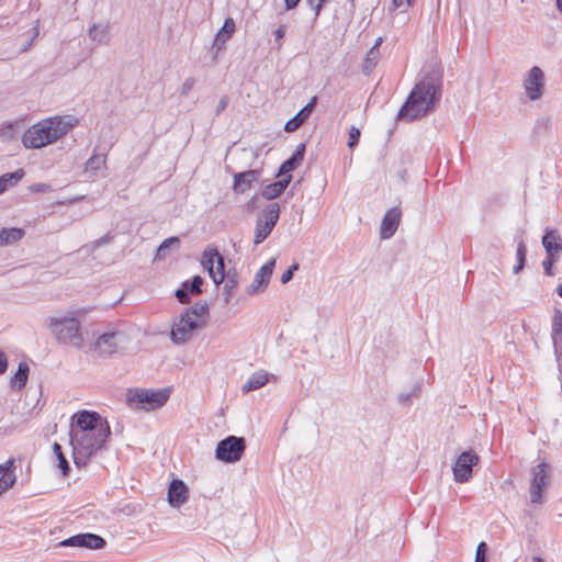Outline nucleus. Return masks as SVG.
Masks as SVG:
<instances>
[{
    "instance_id": "37998d69",
    "label": "nucleus",
    "mask_w": 562,
    "mask_h": 562,
    "mask_svg": "<svg viewBox=\"0 0 562 562\" xmlns=\"http://www.w3.org/2000/svg\"><path fill=\"white\" fill-rule=\"evenodd\" d=\"M487 546L484 541H481L475 551L474 562H486Z\"/></svg>"
},
{
    "instance_id": "473e14b6",
    "label": "nucleus",
    "mask_w": 562,
    "mask_h": 562,
    "mask_svg": "<svg viewBox=\"0 0 562 562\" xmlns=\"http://www.w3.org/2000/svg\"><path fill=\"white\" fill-rule=\"evenodd\" d=\"M225 284L223 286V294L225 303H228L231 299L235 295L238 288V277L237 273H228L225 277Z\"/></svg>"
},
{
    "instance_id": "9d476101",
    "label": "nucleus",
    "mask_w": 562,
    "mask_h": 562,
    "mask_svg": "<svg viewBox=\"0 0 562 562\" xmlns=\"http://www.w3.org/2000/svg\"><path fill=\"white\" fill-rule=\"evenodd\" d=\"M201 263L216 285L225 281V259L214 247H207L202 255Z\"/></svg>"
},
{
    "instance_id": "f704fd0d",
    "label": "nucleus",
    "mask_w": 562,
    "mask_h": 562,
    "mask_svg": "<svg viewBox=\"0 0 562 562\" xmlns=\"http://www.w3.org/2000/svg\"><path fill=\"white\" fill-rule=\"evenodd\" d=\"M53 453L58 461V468L61 470L63 475L67 476L70 471L69 462L67 461L65 454L63 453L61 446L58 442H54Z\"/></svg>"
},
{
    "instance_id": "a18cd8bd",
    "label": "nucleus",
    "mask_w": 562,
    "mask_h": 562,
    "mask_svg": "<svg viewBox=\"0 0 562 562\" xmlns=\"http://www.w3.org/2000/svg\"><path fill=\"white\" fill-rule=\"evenodd\" d=\"M557 258H558V256L551 257L550 255H547V258L542 261V267H543L544 273L547 276L553 274L552 267H553V263L557 260Z\"/></svg>"
},
{
    "instance_id": "2f4dec72",
    "label": "nucleus",
    "mask_w": 562,
    "mask_h": 562,
    "mask_svg": "<svg viewBox=\"0 0 562 562\" xmlns=\"http://www.w3.org/2000/svg\"><path fill=\"white\" fill-rule=\"evenodd\" d=\"M88 34L92 41L98 42L99 44H106L110 41L109 26L106 24H93L89 29Z\"/></svg>"
},
{
    "instance_id": "864d4df0",
    "label": "nucleus",
    "mask_w": 562,
    "mask_h": 562,
    "mask_svg": "<svg viewBox=\"0 0 562 562\" xmlns=\"http://www.w3.org/2000/svg\"><path fill=\"white\" fill-rule=\"evenodd\" d=\"M286 32V26L284 24L279 25V27L276 30L274 35L276 40L280 41L284 37Z\"/></svg>"
},
{
    "instance_id": "5701e85b",
    "label": "nucleus",
    "mask_w": 562,
    "mask_h": 562,
    "mask_svg": "<svg viewBox=\"0 0 562 562\" xmlns=\"http://www.w3.org/2000/svg\"><path fill=\"white\" fill-rule=\"evenodd\" d=\"M542 246L547 255L559 256L562 251L561 237L555 229H547L542 237Z\"/></svg>"
},
{
    "instance_id": "f3484780",
    "label": "nucleus",
    "mask_w": 562,
    "mask_h": 562,
    "mask_svg": "<svg viewBox=\"0 0 562 562\" xmlns=\"http://www.w3.org/2000/svg\"><path fill=\"white\" fill-rule=\"evenodd\" d=\"M402 211L398 206L390 209L383 216L380 226V237L382 239L391 238L401 223Z\"/></svg>"
},
{
    "instance_id": "bb28decb",
    "label": "nucleus",
    "mask_w": 562,
    "mask_h": 562,
    "mask_svg": "<svg viewBox=\"0 0 562 562\" xmlns=\"http://www.w3.org/2000/svg\"><path fill=\"white\" fill-rule=\"evenodd\" d=\"M381 42H382V38L379 37L375 41L374 45L368 50L364 61H363V66H362V71L364 75H369L373 70V68L376 66L379 57H380L379 46H380Z\"/></svg>"
},
{
    "instance_id": "c9c22d12",
    "label": "nucleus",
    "mask_w": 562,
    "mask_h": 562,
    "mask_svg": "<svg viewBox=\"0 0 562 562\" xmlns=\"http://www.w3.org/2000/svg\"><path fill=\"white\" fill-rule=\"evenodd\" d=\"M106 157L105 155H92L86 162L87 171H99L105 168Z\"/></svg>"
},
{
    "instance_id": "1a4fd4ad",
    "label": "nucleus",
    "mask_w": 562,
    "mask_h": 562,
    "mask_svg": "<svg viewBox=\"0 0 562 562\" xmlns=\"http://www.w3.org/2000/svg\"><path fill=\"white\" fill-rule=\"evenodd\" d=\"M550 484V467L546 462H540L531 469L530 481V502L531 504H542L544 490Z\"/></svg>"
},
{
    "instance_id": "603ef678",
    "label": "nucleus",
    "mask_w": 562,
    "mask_h": 562,
    "mask_svg": "<svg viewBox=\"0 0 562 562\" xmlns=\"http://www.w3.org/2000/svg\"><path fill=\"white\" fill-rule=\"evenodd\" d=\"M8 369V357L3 350L0 349V374H3Z\"/></svg>"
},
{
    "instance_id": "e433bc0d",
    "label": "nucleus",
    "mask_w": 562,
    "mask_h": 562,
    "mask_svg": "<svg viewBox=\"0 0 562 562\" xmlns=\"http://www.w3.org/2000/svg\"><path fill=\"white\" fill-rule=\"evenodd\" d=\"M180 245V239L178 237H169L165 239L157 249L156 258L164 259L166 257L167 251L172 247H178Z\"/></svg>"
},
{
    "instance_id": "49530a36",
    "label": "nucleus",
    "mask_w": 562,
    "mask_h": 562,
    "mask_svg": "<svg viewBox=\"0 0 562 562\" xmlns=\"http://www.w3.org/2000/svg\"><path fill=\"white\" fill-rule=\"evenodd\" d=\"M327 0H306V3L313 9L315 19L318 18L321 11Z\"/></svg>"
},
{
    "instance_id": "f03ea898",
    "label": "nucleus",
    "mask_w": 562,
    "mask_h": 562,
    "mask_svg": "<svg viewBox=\"0 0 562 562\" xmlns=\"http://www.w3.org/2000/svg\"><path fill=\"white\" fill-rule=\"evenodd\" d=\"M72 127L70 116H52L29 127L22 136V144L30 149L42 148L61 138Z\"/></svg>"
},
{
    "instance_id": "9b49d317",
    "label": "nucleus",
    "mask_w": 562,
    "mask_h": 562,
    "mask_svg": "<svg viewBox=\"0 0 562 562\" xmlns=\"http://www.w3.org/2000/svg\"><path fill=\"white\" fill-rule=\"evenodd\" d=\"M204 324V321L189 317V314L182 313L172 325L171 340L175 344H184L191 339L193 331L203 327Z\"/></svg>"
},
{
    "instance_id": "39448f33",
    "label": "nucleus",
    "mask_w": 562,
    "mask_h": 562,
    "mask_svg": "<svg viewBox=\"0 0 562 562\" xmlns=\"http://www.w3.org/2000/svg\"><path fill=\"white\" fill-rule=\"evenodd\" d=\"M170 392L168 389L148 390V389H130L126 397L131 407L144 411H154L162 407Z\"/></svg>"
},
{
    "instance_id": "4be33fe9",
    "label": "nucleus",
    "mask_w": 562,
    "mask_h": 562,
    "mask_svg": "<svg viewBox=\"0 0 562 562\" xmlns=\"http://www.w3.org/2000/svg\"><path fill=\"white\" fill-rule=\"evenodd\" d=\"M260 172L251 169L234 176L233 188L235 191L244 193L249 190L254 182L258 181Z\"/></svg>"
},
{
    "instance_id": "7ed1b4c3",
    "label": "nucleus",
    "mask_w": 562,
    "mask_h": 562,
    "mask_svg": "<svg viewBox=\"0 0 562 562\" xmlns=\"http://www.w3.org/2000/svg\"><path fill=\"white\" fill-rule=\"evenodd\" d=\"M110 435V426H101L98 431L76 434L71 425L69 436L75 464L78 468L86 467L90 459L104 447Z\"/></svg>"
},
{
    "instance_id": "6e6d98bb",
    "label": "nucleus",
    "mask_w": 562,
    "mask_h": 562,
    "mask_svg": "<svg viewBox=\"0 0 562 562\" xmlns=\"http://www.w3.org/2000/svg\"><path fill=\"white\" fill-rule=\"evenodd\" d=\"M392 3L394 8H400L403 4H406L407 7L413 4V0H392Z\"/></svg>"
},
{
    "instance_id": "a211bd4d",
    "label": "nucleus",
    "mask_w": 562,
    "mask_h": 562,
    "mask_svg": "<svg viewBox=\"0 0 562 562\" xmlns=\"http://www.w3.org/2000/svg\"><path fill=\"white\" fill-rule=\"evenodd\" d=\"M189 491L181 480H172L168 487V503L171 507H180L188 501Z\"/></svg>"
},
{
    "instance_id": "79ce46f5",
    "label": "nucleus",
    "mask_w": 562,
    "mask_h": 562,
    "mask_svg": "<svg viewBox=\"0 0 562 562\" xmlns=\"http://www.w3.org/2000/svg\"><path fill=\"white\" fill-rule=\"evenodd\" d=\"M419 392H420V385L419 384H416L414 385V389L412 392L409 393H401L398 395V402L402 404V405H407L411 403V398L413 396H418L419 395Z\"/></svg>"
},
{
    "instance_id": "cd10ccee",
    "label": "nucleus",
    "mask_w": 562,
    "mask_h": 562,
    "mask_svg": "<svg viewBox=\"0 0 562 562\" xmlns=\"http://www.w3.org/2000/svg\"><path fill=\"white\" fill-rule=\"evenodd\" d=\"M268 382V374L265 371H257L252 373L245 384L241 386V391L244 393H248L250 391L258 390L266 385Z\"/></svg>"
},
{
    "instance_id": "c756f323",
    "label": "nucleus",
    "mask_w": 562,
    "mask_h": 562,
    "mask_svg": "<svg viewBox=\"0 0 562 562\" xmlns=\"http://www.w3.org/2000/svg\"><path fill=\"white\" fill-rule=\"evenodd\" d=\"M24 175L25 172L23 169H18L13 172L0 176V194L5 192L9 188L15 186L24 177Z\"/></svg>"
},
{
    "instance_id": "423d86ee",
    "label": "nucleus",
    "mask_w": 562,
    "mask_h": 562,
    "mask_svg": "<svg viewBox=\"0 0 562 562\" xmlns=\"http://www.w3.org/2000/svg\"><path fill=\"white\" fill-rule=\"evenodd\" d=\"M280 217V205L277 202L269 203L256 221L254 244H261L272 232Z\"/></svg>"
},
{
    "instance_id": "393cba45",
    "label": "nucleus",
    "mask_w": 562,
    "mask_h": 562,
    "mask_svg": "<svg viewBox=\"0 0 562 562\" xmlns=\"http://www.w3.org/2000/svg\"><path fill=\"white\" fill-rule=\"evenodd\" d=\"M25 236V231L20 227H3L0 229V247L12 246Z\"/></svg>"
},
{
    "instance_id": "7c9ffc66",
    "label": "nucleus",
    "mask_w": 562,
    "mask_h": 562,
    "mask_svg": "<svg viewBox=\"0 0 562 562\" xmlns=\"http://www.w3.org/2000/svg\"><path fill=\"white\" fill-rule=\"evenodd\" d=\"M20 127V122H4L0 125V139L3 142L16 139Z\"/></svg>"
},
{
    "instance_id": "6e6552de",
    "label": "nucleus",
    "mask_w": 562,
    "mask_h": 562,
    "mask_svg": "<svg viewBox=\"0 0 562 562\" xmlns=\"http://www.w3.org/2000/svg\"><path fill=\"white\" fill-rule=\"evenodd\" d=\"M124 340V333L113 327L99 334L90 348L101 357H110L117 352Z\"/></svg>"
},
{
    "instance_id": "ddd939ff",
    "label": "nucleus",
    "mask_w": 562,
    "mask_h": 562,
    "mask_svg": "<svg viewBox=\"0 0 562 562\" xmlns=\"http://www.w3.org/2000/svg\"><path fill=\"white\" fill-rule=\"evenodd\" d=\"M71 425L75 427L76 434L99 430L101 426H110L108 420L99 413L91 411H81L71 417Z\"/></svg>"
},
{
    "instance_id": "4c0bfd02",
    "label": "nucleus",
    "mask_w": 562,
    "mask_h": 562,
    "mask_svg": "<svg viewBox=\"0 0 562 562\" xmlns=\"http://www.w3.org/2000/svg\"><path fill=\"white\" fill-rule=\"evenodd\" d=\"M527 249L525 243L520 240L517 245L516 259L517 265L514 267V273H519L526 263Z\"/></svg>"
},
{
    "instance_id": "f257e3e1",
    "label": "nucleus",
    "mask_w": 562,
    "mask_h": 562,
    "mask_svg": "<svg viewBox=\"0 0 562 562\" xmlns=\"http://www.w3.org/2000/svg\"><path fill=\"white\" fill-rule=\"evenodd\" d=\"M441 98V78L427 75L418 81L397 113V120L407 122L426 116L434 111Z\"/></svg>"
},
{
    "instance_id": "6ab92c4d",
    "label": "nucleus",
    "mask_w": 562,
    "mask_h": 562,
    "mask_svg": "<svg viewBox=\"0 0 562 562\" xmlns=\"http://www.w3.org/2000/svg\"><path fill=\"white\" fill-rule=\"evenodd\" d=\"M554 355L557 362L561 366L562 361V312L555 310L552 317V333H551Z\"/></svg>"
},
{
    "instance_id": "0eeeda50",
    "label": "nucleus",
    "mask_w": 562,
    "mask_h": 562,
    "mask_svg": "<svg viewBox=\"0 0 562 562\" xmlns=\"http://www.w3.org/2000/svg\"><path fill=\"white\" fill-rule=\"evenodd\" d=\"M245 450V438L231 435L218 441L215 458L225 463H235L241 459Z\"/></svg>"
},
{
    "instance_id": "dca6fc26",
    "label": "nucleus",
    "mask_w": 562,
    "mask_h": 562,
    "mask_svg": "<svg viewBox=\"0 0 562 562\" xmlns=\"http://www.w3.org/2000/svg\"><path fill=\"white\" fill-rule=\"evenodd\" d=\"M105 540L95 533H78L59 542L60 547H80L88 549H102Z\"/></svg>"
},
{
    "instance_id": "412c9836",
    "label": "nucleus",
    "mask_w": 562,
    "mask_h": 562,
    "mask_svg": "<svg viewBox=\"0 0 562 562\" xmlns=\"http://www.w3.org/2000/svg\"><path fill=\"white\" fill-rule=\"evenodd\" d=\"M317 102V97H313L306 105H304L292 119H290L285 125L284 130L286 132L296 131L311 115Z\"/></svg>"
},
{
    "instance_id": "680f3d73",
    "label": "nucleus",
    "mask_w": 562,
    "mask_h": 562,
    "mask_svg": "<svg viewBox=\"0 0 562 562\" xmlns=\"http://www.w3.org/2000/svg\"><path fill=\"white\" fill-rule=\"evenodd\" d=\"M533 562H544V560L541 559L540 557H535Z\"/></svg>"
},
{
    "instance_id": "20e7f679",
    "label": "nucleus",
    "mask_w": 562,
    "mask_h": 562,
    "mask_svg": "<svg viewBox=\"0 0 562 562\" xmlns=\"http://www.w3.org/2000/svg\"><path fill=\"white\" fill-rule=\"evenodd\" d=\"M47 326L59 344L80 349L83 346L81 323L76 316L48 317Z\"/></svg>"
},
{
    "instance_id": "5fc2aeb1",
    "label": "nucleus",
    "mask_w": 562,
    "mask_h": 562,
    "mask_svg": "<svg viewBox=\"0 0 562 562\" xmlns=\"http://www.w3.org/2000/svg\"><path fill=\"white\" fill-rule=\"evenodd\" d=\"M301 0H284L285 10H293L297 7Z\"/></svg>"
},
{
    "instance_id": "c85d7f7f",
    "label": "nucleus",
    "mask_w": 562,
    "mask_h": 562,
    "mask_svg": "<svg viewBox=\"0 0 562 562\" xmlns=\"http://www.w3.org/2000/svg\"><path fill=\"white\" fill-rule=\"evenodd\" d=\"M30 367L26 362L22 361L19 363L18 371L11 378L10 384L12 389H16L18 391L22 390L27 382L29 379Z\"/></svg>"
},
{
    "instance_id": "bf43d9fd",
    "label": "nucleus",
    "mask_w": 562,
    "mask_h": 562,
    "mask_svg": "<svg viewBox=\"0 0 562 562\" xmlns=\"http://www.w3.org/2000/svg\"><path fill=\"white\" fill-rule=\"evenodd\" d=\"M557 7L559 11L562 13V0H557Z\"/></svg>"
},
{
    "instance_id": "09e8293b",
    "label": "nucleus",
    "mask_w": 562,
    "mask_h": 562,
    "mask_svg": "<svg viewBox=\"0 0 562 562\" xmlns=\"http://www.w3.org/2000/svg\"><path fill=\"white\" fill-rule=\"evenodd\" d=\"M229 98L227 95H223L216 105L215 116H218L227 108Z\"/></svg>"
},
{
    "instance_id": "8fccbe9b",
    "label": "nucleus",
    "mask_w": 562,
    "mask_h": 562,
    "mask_svg": "<svg viewBox=\"0 0 562 562\" xmlns=\"http://www.w3.org/2000/svg\"><path fill=\"white\" fill-rule=\"evenodd\" d=\"M15 482V479L7 480L3 476L0 477V494L9 490Z\"/></svg>"
},
{
    "instance_id": "a19ab883",
    "label": "nucleus",
    "mask_w": 562,
    "mask_h": 562,
    "mask_svg": "<svg viewBox=\"0 0 562 562\" xmlns=\"http://www.w3.org/2000/svg\"><path fill=\"white\" fill-rule=\"evenodd\" d=\"M190 291L188 289V281L182 283V286L176 291V297L182 304L190 302Z\"/></svg>"
},
{
    "instance_id": "13d9d810",
    "label": "nucleus",
    "mask_w": 562,
    "mask_h": 562,
    "mask_svg": "<svg viewBox=\"0 0 562 562\" xmlns=\"http://www.w3.org/2000/svg\"><path fill=\"white\" fill-rule=\"evenodd\" d=\"M12 465L13 460H8L4 464H0V473H4Z\"/></svg>"
},
{
    "instance_id": "c03bdc74",
    "label": "nucleus",
    "mask_w": 562,
    "mask_h": 562,
    "mask_svg": "<svg viewBox=\"0 0 562 562\" xmlns=\"http://www.w3.org/2000/svg\"><path fill=\"white\" fill-rule=\"evenodd\" d=\"M299 269V263L294 262L292 266H290L281 276V283L285 284L289 281L292 280L294 271Z\"/></svg>"
},
{
    "instance_id": "052dcab7",
    "label": "nucleus",
    "mask_w": 562,
    "mask_h": 562,
    "mask_svg": "<svg viewBox=\"0 0 562 562\" xmlns=\"http://www.w3.org/2000/svg\"><path fill=\"white\" fill-rule=\"evenodd\" d=\"M557 293L560 297H562V283L558 286Z\"/></svg>"
},
{
    "instance_id": "4d7b16f0",
    "label": "nucleus",
    "mask_w": 562,
    "mask_h": 562,
    "mask_svg": "<svg viewBox=\"0 0 562 562\" xmlns=\"http://www.w3.org/2000/svg\"><path fill=\"white\" fill-rule=\"evenodd\" d=\"M110 239H111V238H110V236H109V235H105V236H103V237H101V238L97 239V240L93 243V248H97V247H99V246H101V245H104V244L109 243V241H110Z\"/></svg>"
},
{
    "instance_id": "b1692460",
    "label": "nucleus",
    "mask_w": 562,
    "mask_h": 562,
    "mask_svg": "<svg viewBox=\"0 0 562 562\" xmlns=\"http://www.w3.org/2000/svg\"><path fill=\"white\" fill-rule=\"evenodd\" d=\"M281 179L278 181H274L272 183L267 184L261 190V195L266 200H273L278 198L290 184L292 180V175H288L285 177H280Z\"/></svg>"
},
{
    "instance_id": "a878e982",
    "label": "nucleus",
    "mask_w": 562,
    "mask_h": 562,
    "mask_svg": "<svg viewBox=\"0 0 562 562\" xmlns=\"http://www.w3.org/2000/svg\"><path fill=\"white\" fill-rule=\"evenodd\" d=\"M235 32V21L232 18H226L222 27L214 38L213 45L221 49L224 44L232 37Z\"/></svg>"
},
{
    "instance_id": "ea45409f",
    "label": "nucleus",
    "mask_w": 562,
    "mask_h": 562,
    "mask_svg": "<svg viewBox=\"0 0 562 562\" xmlns=\"http://www.w3.org/2000/svg\"><path fill=\"white\" fill-rule=\"evenodd\" d=\"M360 135H361V132L358 127L356 126H352L350 130H349V133H348V147L350 149L355 148L358 143H359V139H360Z\"/></svg>"
},
{
    "instance_id": "f8f14e48",
    "label": "nucleus",
    "mask_w": 562,
    "mask_h": 562,
    "mask_svg": "<svg viewBox=\"0 0 562 562\" xmlns=\"http://www.w3.org/2000/svg\"><path fill=\"white\" fill-rule=\"evenodd\" d=\"M480 461V457L472 449L462 451L457 458L453 467V479L458 483H465L472 477V469Z\"/></svg>"
},
{
    "instance_id": "3c124183",
    "label": "nucleus",
    "mask_w": 562,
    "mask_h": 562,
    "mask_svg": "<svg viewBox=\"0 0 562 562\" xmlns=\"http://www.w3.org/2000/svg\"><path fill=\"white\" fill-rule=\"evenodd\" d=\"M30 189L32 192L35 193H43L48 191L50 189V186L46 183H34L30 187Z\"/></svg>"
},
{
    "instance_id": "aec40b11",
    "label": "nucleus",
    "mask_w": 562,
    "mask_h": 562,
    "mask_svg": "<svg viewBox=\"0 0 562 562\" xmlns=\"http://www.w3.org/2000/svg\"><path fill=\"white\" fill-rule=\"evenodd\" d=\"M305 154V144L301 143L296 146L294 153L292 156L283 161L276 173L277 178L285 177L288 175H291V171L295 170L300 164L302 162Z\"/></svg>"
},
{
    "instance_id": "4468645a",
    "label": "nucleus",
    "mask_w": 562,
    "mask_h": 562,
    "mask_svg": "<svg viewBox=\"0 0 562 562\" xmlns=\"http://www.w3.org/2000/svg\"><path fill=\"white\" fill-rule=\"evenodd\" d=\"M544 86V74L541 68L533 66L524 80L526 94L532 101L541 98Z\"/></svg>"
},
{
    "instance_id": "2eb2a0df",
    "label": "nucleus",
    "mask_w": 562,
    "mask_h": 562,
    "mask_svg": "<svg viewBox=\"0 0 562 562\" xmlns=\"http://www.w3.org/2000/svg\"><path fill=\"white\" fill-rule=\"evenodd\" d=\"M276 267V259H269L255 274L252 282L249 284L247 289V294L256 295L258 293L263 292L271 279Z\"/></svg>"
},
{
    "instance_id": "de8ad7c7",
    "label": "nucleus",
    "mask_w": 562,
    "mask_h": 562,
    "mask_svg": "<svg viewBox=\"0 0 562 562\" xmlns=\"http://www.w3.org/2000/svg\"><path fill=\"white\" fill-rule=\"evenodd\" d=\"M194 85H195V79L193 77L187 78L181 86V90H180L181 95H188L189 92L193 89Z\"/></svg>"
},
{
    "instance_id": "72a5a7b5",
    "label": "nucleus",
    "mask_w": 562,
    "mask_h": 562,
    "mask_svg": "<svg viewBox=\"0 0 562 562\" xmlns=\"http://www.w3.org/2000/svg\"><path fill=\"white\" fill-rule=\"evenodd\" d=\"M209 313V304L206 301L202 300L196 302L191 307L184 311V314H189V317H194L195 319H200L204 317Z\"/></svg>"
},
{
    "instance_id": "58836bf2",
    "label": "nucleus",
    "mask_w": 562,
    "mask_h": 562,
    "mask_svg": "<svg viewBox=\"0 0 562 562\" xmlns=\"http://www.w3.org/2000/svg\"><path fill=\"white\" fill-rule=\"evenodd\" d=\"M203 279L200 276L193 277L191 282L188 281V289L191 294L199 295L202 293Z\"/></svg>"
}]
</instances>
